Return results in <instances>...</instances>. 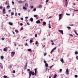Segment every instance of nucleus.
Wrapping results in <instances>:
<instances>
[{"mask_svg":"<svg viewBox=\"0 0 78 78\" xmlns=\"http://www.w3.org/2000/svg\"><path fill=\"white\" fill-rule=\"evenodd\" d=\"M47 53H44V56H46V55H47Z\"/></svg>","mask_w":78,"mask_h":78,"instance_id":"e433bc0d","label":"nucleus"},{"mask_svg":"<svg viewBox=\"0 0 78 78\" xmlns=\"http://www.w3.org/2000/svg\"><path fill=\"white\" fill-rule=\"evenodd\" d=\"M27 50L29 51H31V49H28Z\"/></svg>","mask_w":78,"mask_h":78,"instance_id":"a878e982","label":"nucleus"},{"mask_svg":"<svg viewBox=\"0 0 78 78\" xmlns=\"http://www.w3.org/2000/svg\"><path fill=\"white\" fill-rule=\"evenodd\" d=\"M20 25L21 26H22L23 25V23H20Z\"/></svg>","mask_w":78,"mask_h":78,"instance_id":"37998d69","label":"nucleus"},{"mask_svg":"<svg viewBox=\"0 0 78 78\" xmlns=\"http://www.w3.org/2000/svg\"><path fill=\"white\" fill-rule=\"evenodd\" d=\"M74 10L75 11H78V10H75V9H74Z\"/></svg>","mask_w":78,"mask_h":78,"instance_id":"bf43d9fd","label":"nucleus"},{"mask_svg":"<svg viewBox=\"0 0 78 78\" xmlns=\"http://www.w3.org/2000/svg\"><path fill=\"white\" fill-rule=\"evenodd\" d=\"M58 30L61 33L62 35L63 34V31L62 30Z\"/></svg>","mask_w":78,"mask_h":78,"instance_id":"20e7f679","label":"nucleus"},{"mask_svg":"<svg viewBox=\"0 0 78 78\" xmlns=\"http://www.w3.org/2000/svg\"><path fill=\"white\" fill-rule=\"evenodd\" d=\"M54 66V65H52V66L50 67V68H51L53 66Z\"/></svg>","mask_w":78,"mask_h":78,"instance_id":"49530a36","label":"nucleus"},{"mask_svg":"<svg viewBox=\"0 0 78 78\" xmlns=\"http://www.w3.org/2000/svg\"><path fill=\"white\" fill-rule=\"evenodd\" d=\"M10 8V6L9 5L7 6V8L8 9H9Z\"/></svg>","mask_w":78,"mask_h":78,"instance_id":"6ab92c4d","label":"nucleus"},{"mask_svg":"<svg viewBox=\"0 0 78 78\" xmlns=\"http://www.w3.org/2000/svg\"><path fill=\"white\" fill-rule=\"evenodd\" d=\"M74 77H75V78H77L78 77V76L77 75H75L74 76Z\"/></svg>","mask_w":78,"mask_h":78,"instance_id":"473e14b6","label":"nucleus"},{"mask_svg":"<svg viewBox=\"0 0 78 78\" xmlns=\"http://www.w3.org/2000/svg\"><path fill=\"white\" fill-rule=\"evenodd\" d=\"M37 16H38L37 15H34V17L36 18V17H37Z\"/></svg>","mask_w":78,"mask_h":78,"instance_id":"aec40b11","label":"nucleus"},{"mask_svg":"<svg viewBox=\"0 0 78 78\" xmlns=\"http://www.w3.org/2000/svg\"><path fill=\"white\" fill-rule=\"evenodd\" d=\"M7 76H4V78H7Z\"/></svg>","mask_w":78,"mask_h":78,"instance_id":"4c0bfd02","label":"nucleus"},{"mask_svg":"<svg viewBox=\"0 0 78 78\" xmlns=\"http://www.w3.org/2000/svg\"><path fill=\"white\" fill-rule=\"evenodd\" d=\"M30 7L32 8V9H33L34 8V6H33V5H32V6H30Z\"/></svg>","mask_w":78,"mask_h":78,"instance_id":"de8ad7c7","label":"nucleus"},{"mask_svg":"<svg viewBox=\"0 0 78 78\" xmlns=\"http://www.w3.org/2000/svg\"><path fill=\"white\" fill-rule=\"evenodd\" d=\"M28 45V44L27 43H26L25 45V46H27Z\"/></svg>","mask_w":78,"mask_h":78,"instance_id":"680f3d73","label":"nucleus"},{"mask_svg":"<svg viewBox=\"0 0 78 78\" xmlns=\"http://www.w3.org/2000/svg\"><path fill=\"white\" fill-rule=\"evenodd\" d=\"M36 23L37 24H39L41 23L40 20H37V21L36 22Z\"/></svg>","mask_w":78,"mask_h":78,"instance_id":"39448f33","label":"nucleus"},{"mask_svg":"<svg viewBox=\"0 0 78 78\" xmlns=\"http://www.w3.org/2000/svg\"><path fill=\"white\" fill-rule=\"evenodd\" d=\"M65 2L66 7H67V5L68 4V2L67 0H65Z\"/></svg>","mask_w":78,"mask_h":78,"instance_id":"7ed1b4c3","label":"nucleus"},{"mask_svg":"<svg viewBox=\"0 0 78 78\" xmlns=\"http://www.w3.org/2000/svg\"><path fill=\"white\" fill-rule=\"evenodd\" d=\"M30 43L31 44L32 43V42H33V41L32 40H30L29 41Z\"/></svg>","mask_w":78,"mask_h":78,"instance_id":"4be33fe9","label":"nucleus"},{"mask_svg":"<svg viewBox=\"0 0 78 78\" xmlns=\"http://www.w3.org/2000/svg\"><path fill=\"white\" fill-rule=\"evenodd\" d=\"M30 21L31 22H33V18H30Z\"/></svg>","mask_w":78,"mask_h":78,"instance_id":"ddd939ff","label":"nucleus"},{"mask_svg":"<svg viewBox=\"0 0 78 78\" xmlns=\"http://www.w3.org/2000/svg\"><path fill=\"white\" fill-rule=\"evenodd\" d=\"M69 36H70V37H73V35H72V34H69Z\"/></svg>","mask_w":78,"mask_h":78,"instance_id":"603ef678","label":"nucleus"},{"mask_svg":"<svg viewBox=\"0 0 78 78\" xmlns=\"http://www.w3.org/2000/svg\"><path fill=\"white\" fill-rule=\"evenodd\" d=\"M5 8H4V9H3V11H2V12H3V14H5L6 12H5Z\"/></svg>","mask_w":78,"mask_h":78,"instance_id":"6e6552de","label":"nucleus"},{"mask_svg":"<svg viewBox=\"0 0 78 78\" xmlns=\"http://www.w3.org/2000/svg\"><path fill=\"white\" fill-rule=\"evenodd\" d=\"M26 23H27V24L28 25H30V24L29 23H28V22L27 21H26Z\"/></svg>","mask_w":78,"mask_h":78,"instance_id":"2f4dec72","label":"nucleus"},{"mask_svg":"<svg viewBox=\"0 0 78 78\" xmlns=\"http://www.w3.org/2000/svg\"><path fill=\"white\" fill-rule=\"evenodd\" d=\"M15 53V52H12V56H13L14 55Z\"/></svg>","mask_w":78,"mask_h":78,"instance_id":"1a4fd4ad","label":"nucleus"},{"mask_svg":"<svg viewBox=\"0 0 78 78\" xmlns=\"http://www.w3.org/2000/svg\"><path fill=\"white\" fill-rule=\"evenodd\" d=\"M66 15L67 16H69L70 15V14L69 13H66Z\"/></svg>","mask_w":78,"mask_h":78,"instance_id":"5fc2aeb1","label":"nucleus"},{"mask_svg":"<svg viewBox=\"0 0 78 78\" xmlns=\"http://www.w3.org/2000/svg\"><path fill=\"white\" fill-rule=\"evenodd\" d=\"M27 65H25L24 69H26L27 68Z\"/></svg>","mask_w":78,"mask_h":78,"instance_id":"f3484780","label":"nucleus"},{"mask_svg":"<svg viewBox=\"0 0 78 78\" xmlns=\"http://www.w3.org/2000/svg\"><path fill=\"white\" fill-rule=\"evenodd\" d=\"M20 19L22 20H23V18H21Z\"/></svg>","mask_w":78,"mask_h":78,"instance_id":"864d4df0","label":"nucleus"},{"mask_svg":"<svg viewBox=\"0 0 78 78\" xmlns=\"http://www.w3.org/2000/svg\"><path fill=\"white\" fill-rule=\"evenodd\" d=\"M59 20H60L62 19V14H59Z\"/></svg>","mask_w":78,"mask_h":78,"instance_id":"f03ea898","label":"nucleus"},{"mask_svg":"<svg viewBox=\"0 0 78 78\" xmlns=\"http://www.w3.org/2000/svg\"><path fill=\"white\" fill-rule=\"evenodd\" d=\"M54 43H51V45H54Z\"/></svg>","mask_w":78,"mask_h":78,"instance_id":"13d9d810","label":"nucleus"},{"mask_svg":"<svg viewBox=\"0 0 78 78\" xmlns=\"http://www.w3.org/2000/svg\"><path fill=\"white\" fill-rule=\"evenodd\" d=\"M60 61L61 62H62V63H64V60L63 58H62L60 60Z\"/></svg>","mask_w":78,"mask_h":78,"instance_id":"9b49d317","label":"nucleus"},{"mask_svg":"<svg viewBox=\"0 0 78 78\" xmlns=\"http://www.w3.org/2000/svg\"><path fill=\"white\" fill-rule=\"evenodd\" d=\"M54 50L53 49L51 51L50 53H52L53 51H54Z\"/></svg>","mask_w":78,"mask_h":78,"instance_id":"f704fd0d","label":"nucleus"},{"mask_svg":"<svg viewBox=\"0 0 78 78\" xmlns=\"http://www.w3.org/2000/svg\"><path fill=\"white\" fill-rule=\"evenodd\" d=\"M25 7L26 8H28V4H27V3H26L25 5Z\"/></svg>","mask_w":78,"mask_h":78,"instance_id":"0eeeda50","label":"nucleus"},{"mask_svg":"<svg viewBox=\"0 0 78 78\" xmlns=\"http://www.w3.org/2000/svg\"><path fill=\"white\" fill-rule=\"evenodd\" d=\"M48 1H49V0H46V1H45V2L46 3H47V2H48Z\"/></svg>","mask_w":78,"mask_h":78,"instance_id":"4d7b16f0","label":"nucleus"},{"mask_svg":"<svg viewBox=\"0 0 78 78\" xmlns=\"http://www.w3.org/2000/svg\"><path fill=\"white\" fill-rule=\"evenodd\" d=\"M0 66L1 67H2V64H0Z\"/></svg>","mask_w":78,"mask_h":78,"instance_id":"3c124183","label":"nucleus"},{"mask_svg":"<svg viewBox=\"0 0 78 78\" xmlns=\"http://www.w3.org/2000/svg\"><path fill=\"white\" fill-rule=\"evenodd\" d=\"M1 59H3L4 58V57H3V56H1Z\"/></svg>","mask_w":78,"mask_h":78,"instance_id":"72a5a7b5","label":"nucleus"},{"mask_svg":"<svg viewBox=\"0 0 78 78\" xmlns=\"http://www.w3.org/2000/svg\"><path fill=\"white\" fill-rule=\"evenodd\" d=\"M67 28L69 29H71V28L70 27H67Z\"/></svg>","mask_w":78,"mask_h":78,"instance_id":"ea45409f","label":"nucleus"},{"mask_svg":"<svg viewBox=\"0 0 78 78\" xmlns=\"http://www.w3.org/2000/svg\"><path fill=\"white\" fill-rule=\"evenodd\" d=\"M62 71V69H60L59 70V72L61 73Z\"/></svg>","mask_w":78,"mask_h":78,"instance_id":"cd10ccee","label":"nucleus"},{"mask_svg":"<svg viewBox=\"0 0 78 78\" xmlns=\"http://www.w3.org/2000/svg\"><path fill=\"white\" fill-rule=\"evenodd\" d=\"M12 72L14 73H15V70H13V71H12Z\"/></svg>","mask_w":78,"mask_h":78,"instance_id":"8fccbe9b","label":"nucleus"},{"mask_svg":"<svg viewBox=\"0 0 78 78\" xmlns=\"http://www.w3.org/2000/svg\"><path fill=\"white\" fill-rule=\"evenodd\" d=\"M48 68H46V69H45V70H46V72L47 71V70H48Z\"/></svg>","mask_w":78,"mask_h":78,"instance_id":"e2e57ef3","label":"nucleus"},{"mask_svg":"<svg viewBox=\"0 0 78 78\" xmlns=\"http://www.w3.org/2000/svg\"><path fill=\"white\" fill-rule=\"evenodd\" d=\"M9 25H12L13 24L12 23H11V22L9 23Z\"/></svg>","mask_w":78,"mask_h":78,"instance_id":"a211bd4d","label":"nucleus"},{"mask_svg":"<svg viewBox=\"0 0 78 78\" xmlns=\"http://www.w3.org/2000/svg\"><path fill=\"white\" fill-rule=\"evenodd\" d=\"M23 30V28L22 27L20 29V30Z\"/></svg>","mask_w":78,"mask_h":78,"instance_id":"69168bd1","label":"nucleus"},{"mask_svg":"<svg viewBox=\"0 0 78 78\" xmlns=\"http://www.w3.org/2000/svg\"><path fill=\"white\" fill-rule=\"evenodd\" d=\"M75 53L76 54V55H77L78 54V52H77V51H76L75 52Z\"/></svg>","mask_w":78,"mask_h":78,"instance_id":"c756f323","label":"nucleus"},{"mask_svg":"<svg viewBox=\"0 0 78 78\" xmlns=\"http://www.w3.org/2000/svg\"><path fill=\"white\" fill-rule=\"evenodd\" d=\"M76 59H77V60H78V56H76Z\"/></svg>","mask_w":78,"mask_h":78,"instance_id":"774afa93","label":"nucleus"},{"mask_svg":"<svg viewBox=\"0 0 78 78\" xmlns=\"http://www.w3.org/2000/svg\"><path fill=\"white\" fill-rule=\"evenodd\" d=\"M74 32H75V34L77 35H78V34L76 32V30H74Z\"/></svg>","mask_w":78,"mask_h":78,"instance_id":"412c9836","label":"nucleus"},{"mask_svg":"<svg viewBox=\"0 0 78 78\" xmlns=\"http://www.w3.org/2000/svg\"><path fill=\"white\" fill-rule=\"evenodd\" d=\"M35 37H37V34H35Z\"/></svg>","mask_w":78,"mask_h":78,"instance_id":"58836bf2","label":"nucleus"},{"mask_svg":"<svg viewBox=\"0 0 78 78\" xmlns=\"http://www.w3.org/2000/svg\"><path fill=\"white\" fill-rule=\"evenodd\" d=\"M36 9H34L33 10V11L35 12L36 11Z\"/></svg>","mask_w":78,"mask_h":78,"instance_id":"a19ab883","label":"nucleus"},{"mask_svg":"<svg viewBox=\"0 0 78 78\" xmlns=\"http://www.w3.org/2000/svg\"><path fill=\"white\" fill-rule=\"evenodd\" d=\"M66 73L68 75L69 74L68 70V69H66Z\"/></svg>","mask_w":78,"mask_h":78,"instance_id":"423d86ee","label":"nucleus"},{"mask_svg":"<svg viewBox=\"0 0 78 78\" xmlns=\"http://www.w3.org/2000/svg\"><path fill=\"white\" fill-rule=\"evenodd\" d=\"M8 5V2H7V1H6V2H5V5Z\"/></svg>","mask_w":78,"mask_h":78,"instance_id":"c03bdc74","label":"nucleus"},{"mask_svg":"<svg viewBox=\"0 0 78 78\" xmlns=\"http://www.w3.org/2000/svg\"><path fill=\"white\" fill-rule=\"evenodd\" d=\"M15 16H17V13H15Z\"/></svg>","mask_w":78,"mask_h":78,"instance_id":"6e6d98bb","label":"nucleus"},{"mask_svg":"<svg viewBox=\"0 0 78 78\" xmlns=\"http://www.w3.org/2000/svg\"><path fill=\"white\" fill-rule=\"evenodd\" d=\"M23 9H24L25 10H27V8H26V7H24V6H23Z\"/></svg>","mask_w":78,"mask_h":78,"instance_id":"f8f14e48","label":"nucleus"},{"mask_svg":"<svg viewBox=\"0 0 78 78\" xmlns=\"http://www.w3.org/2000/svg\"><path fill=\"white\" fill-rule=\"evenodd\" d=\"M61 45V44H58V47H60Z\"/></svg>","mask_w":78,"mask_h":78,"instance_id":"a18cd8bd","label":"nucleus"},{"mask_svg":"<svg viewBox=\"0 0 78 78\" xmlns=\"http://www.w3.org/2000/svg\"><path fill=\"white\" fill-rule=\"evenodd\" d=\"M46 22H45V21H43V24L44 26L46 25Z\"/></svg>","mask_w":78,"mask_h":78,"instance_id":"9d476101","label":"nucleus"},{"mask_svg":"<svg viewBox=\"0 0 78 78\" xmlns=\"http://www.w3.org/2000/svg\"><path fill=\"white\" fill-rule=\"evenodd\" d=\"M14 12H12V13H11V15H14Z\"/></svg>","mask_w":78,"mask_h":78,"instance_id":"c9c22d12","label":"nucleus"},{"mask_svg":"<svg viewBox=\"0 0 78 78\" xmlns=\"http://www.w3.org/2000/svg\"><path fill=\"white\" fill-rule=\"evenodd\" d=\"M2 7H1V6H0V9H2Z\"/></svg>","mask_w":78,"mask_h":78,"instance_id":"338daca9","label":"nucleus"},{"mask_svg":"<svg viewBox=\"0 0 78 78\" xmlns=\"http://www.w3.org/2000/svg\"><path fill=\"white\" fill-rule=\"evenodd\" d=\"M48 28L50 29L51 28V26L50 24H48Z\"/></svg>","mask_w":78,"mask_h":78,"instance_id":"dca6fc26","label":"nucleus"},{"mask_svg":"<svg viewBox=\"0 0 78 78\" xmlns=\"http://www.w3.org/2000/svg\"><path fill=\"white\" fill-rule=\"evenodd\" d=\"M18 2L19 3H22V1H18Z\"/></svg>","mask_w":78,"mask_h":78,"instance_id":"09e8293b","label":"nucleus"},{"mask_svg":"<svg viewBox=\"0 0 78 78\" xmlns=\"http://www.w3.org/2000/svg\"><path fill=\"white\" fill-rule=\"evenodd\" d=\"M15 32L16 33H19V31H18L17 30H15Z\"/></svg>","mask_w":78,"mask_h":78,"instance_id":"b1692460","label":"nucleus"},{"mask_svg":"<svg viewBox=\"0 0 78 78\" xmlns=\"http://www.w3.org/2000/svg\"><path fill=\"white\" fill-rule=\"evenodd\" d=\"M12 4H13V5H14V2H13V1H12Z\"/></svg>","mask_w":78,"mask_h":78,"instance_id":"052dcab7","label":"nucleus"},{"mask_svg":"<svg viewBox=\"0 0 78 78\" xmlns=\"http://www.w3.org/2000/svg\"><path fill=\"white\" fill-rule=\"evenodd\" d=\"M1 39H2V41H3V40H4V38H2Z\"/></svg>","mask_w":78,"mask_h":78,"instance_id":"0e129e2a","label":"nucleus"},{"mask_svg":"<svg viewBox=\"0 0 78 78\" xmlns=\"http://www.w3.org/2000/svg\"><path fill=\"white\" fill-rule=\"evenodd\" d=\"M45 66L46 67H48V64H47V63H46L45 64Z\"/></svg>","mask_w":78,"mask_h":78,"instance_id":"4468645a","label":"nucleus"},{"mask_svg":"<svg viewBox=\"0 0 78 78\" xmlns=\"http://www.w3.org/2000/svg\"><path fill=\"white\" fill-rule=\"evenodd\" d=\"M56 48H57V47H55L53 49L54 50H56Z\"/></svg>","mask_w":78,"mask_h":78,"instance_id":"7c9ffc66","label":"nucleus"},{"mask_svg":"<svg viewBox=\"0 0 78 78\" xmlns=\"http://www.w3.org/2000/svg\"><path fill=\"white\" fill-rule=\"evenodd\" d=\"M57 76V75L56 74H55L53 78H56Z\"/></svg>","mask_w":78,"mask_h":78,"instance_id":"5701e85b","label":"nucleus"},{"mask_svg":"<svg viewBox=\"0 0 78 78\" xmlns=\"http://www.w3.org/2000/svg\"><path fill=\"white\" fill-rule=\"evenodd\" d=\"M3 50H4V51H7V49L6 48H5Z\"/></svg>","mask_w":78,"mask_h":78,"instance_id":"2eb2a0df","label":"nucleus"},{"mask_svg":"<svg viewBox=\"0 0 78 78\" xmlns=\"http://www.w3.org/2000/svg\"><path fill=\"white\" fill-rule=\"evenodd\" d=\"M44 63H45V64H46V62L45 60H44Z\"/></svg>","mask_w":78,"mask_h":78,"instance_id":"79ce46f5","label":"nucleus"},{"mask_svg":"<svg viewBox=\"0 0 78 78\" xmlns=\"http://www.w3.org/2000/svg\"><path fill=\"white\" fill-rule=\"evenodd\" d=\"M42 5H39V6L38 8H42Z\"/></svg>","mask_w":78,"mask_h":78,"instance_id":"393cba45","label":"nucleus"},{"mask_svg":"<svg viewBox=\"0 0 78 78\" xmlns=\"http://www.w3.org/2000/svg\"><path fill=\"white\" fill-rule=\"evenodd\" d=\"M37 69H34L35 73H34V72H32L31 71H30L29 73V78H30L31 75H35V76H36V73H37Z\"/></svg>","mask_w":78,"mask_h":78,"instance_id":"f257e3e1","label":"nucleus"},{"mask_svg":"<svg viewBox=\"0 0 78 78\" xmlns=\"http://www.w3.org/2000/svg\"><path fill=\"white\" fill-rule=\"evenodd\" d=\"M58 53H60L61 52V50L60 49H58Z\"/></svg>","mask_w":78,"mask_h":78,"instance_id":"c85d7f7f","label":"nucleus"},{"mask_svg":"<svg viewBox=\"0 0 78 78\" xmlns=\"http://www.w3.org/2000/svg\"><path fill=\"white\" fill-rule=\"evenodd\" d=\"M35 44H38L39 43H38L37 41H36Z\"/></svg>","mask_w":78,"mask_h":78,"instance_id":"bb28decb","label":"nucleus"}]
</instances>
